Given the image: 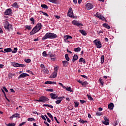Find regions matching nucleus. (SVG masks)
Segmentation results:
<instances>
[{
  "label": "nucleus",
  "mask_w": 126,
  "mask_h": 126,
  "mask_svg": "<svg viewBox=\"0 0 126 126\" xmlns=\"http://www.w3.org/2000/svg\"><path fill=\"white\" fill-rule=\"evenodd\" d=\"M58 37V35L54 33L47 32L42 37V40H47V39H56Z\"/></svg>",
  "instance_id": "1"
},
{
  "label": "nucleus",
  "mask_w": 126,
  "mask_h": 126,
  "mask_svg": "<svg viewBox=\"0 0 126 126\" xmlns=\"http://www.w3.org/2000/svg\"><path fill=\"white\" fill-rule=\"evenodd\" d=\"M41 28H42V24L41 23L37 24L36 26H35L34 28L30 32V34L34 35V34H36L37 32H38V31H40V30H41Z\"/></svg>",
  "instance_id": "2"
},
{
  "label": "nucleus",
  "mask_w": 126,
  "mask_h": 126,
  "mask_svg": "<svg viewBox=\"0 0 126 126\" xmlns=\"http://www.w3.org/2000/svg\"><path fill=\"white\" fill-rule=\"evenodd\" d=\"M4 27L5 30H8V31H10V29L12 30V25L9 24V23L7 21H4Z\"/></svg>",
  "instance_id": "3"
},
{
  "label": "nucleus",
  "mask_w": 126,
  "mask_h": 126,
  "mask_svg": "<svg viewBox=\"0 0 126 126\" xmlns=\"http://www.w3.org/2000/svg\"><path fill=\"white\" fill-rule=\"evenodd\" d=\"M94 43L96 45L97 49H100V48H102V43H101V41L97 39H95L94 41Z\"/></svg>",
  "instance_id": "4"
},
{
  "label": "nucleus",
  "mask_w": 126,
  "mask_h": 126,
  "mask_svg": "<svg viewBox=\"0 0 126 126\" xmlns=\"http://www.w3.org/2000/svg\"><path fill=\"white\" fill-rule=\"evenodd\" d=\"M95 16H96V17H97V18H99L101 20H102V21H105V22H107V20H106V19H105V17L102 16L101 14L99 13V12H97Z\"/></svg>",
  "instance_id": "5"
},
{
  "label": "nucleus",
  "mask_w": 126,
  "mask_h": 126,
  "mask_svg": "<svg viewBox=\"0 0 126 126\" xmlns=\"http://www.w3.org/2000/svg\"><path fill=\"white\" fill-rule=\"evenodd\" d=\"M58 68L57 67H56L54 68V71L53 73V74L51 75L50 77L51 78H56L57 77V76L58 75Z\"/></svg>",
  "instance_id": "6"
},
{
  "label": "nucleus",
  "mask_w": 126,
  "mask_h": 126,
  "mask_svg": "<svg viewBox=\"0 0 126 126\" xmlns=\"http://www.w3.org/2000/svg\"><path fill=\"white\" fill-rule=\"evenodd\" d=\"M12 14V10L11 8L7 9L4 12V15H11Z\"/></svg>",
  "instance_id": "7"
},
{
  "label": "nucleus",
  "mask_w": 126,
  "mask_h": 126,
  "mask_svg": "<svg viewBox=\"0 0 126 126\" xmlns=\"http://www.w3.org/2000/svg\"><path fill=\"white\" fill-rule=\"evenodd\" d=\"M72 24L75 25V26H83V24H82V23H80L79 22L75 20L72 21Z\"/></svg>",
  "instance_id": "8"
},
{
  "label": "nucleus",
  "mask_w": 126,
  "mask_h": 126,
  "mask_svg": "<svg viewBox=\"0 0 126 126\" xmlns=\"http://www.w3.org/2000/svg\"><path fill=\"white\" fill-rule=\"evenodd\" d=\"M110 120L107 118V117L104 116V121H102V123L103 124V125H105V126H109L110 125Z\"/></svg>",
  "instance_id": "9"
},
{
  "label": "nucleus",
  "mask_w": 126,
  "mask_h": 126,
  "mask_svg": "<svg viewBox=\"0 0 126 126\" xmlns=\"http://www.w3.org/2000/svg\"><path fill=\"white\" fill-rule=\"evenodd\" d=\"M48 57H50V58H51V60H52L53 61H55L56 59V55L53 54V53H52L51 51L48 52Z\"/></svg>",
  "instance_id": "10"
},
{
  "label": "nucleus",
  "mask_w": 126,
  "mask_h": 126,
  "mask_svg": "<svg viewBox=\"0 0 126 126\" xmlns=\"http://www.w3.org/2000/svg\"><path fill=\"white\" fill-rule=\"evenodd\" d=\"M27 76H29V75L27 73H23L19 75L18 77V79H20V78H25V77H27Z\"/></svg>",
  "instance_id": "11"
},
{
  "label": "nucleus",
  "mask_w": 126,
  "mask_h": 126,
  "mask_svg": "<svg viewBox=\"0 0 126 126\" xmlns=\"http://www.w3.org/2000/svg\"><path fill=\"white\" fill-rule=\"evenodd\" d=\"M41 102H48L49 101V98L45 96H42L40 97Z\"/></svg>",
  "instance_id": "12"
},
{
  "label": "nucleus",
  "mask_w": 126,
  "mask_h": 126,
  "mask_svg": "<svg viewBox=\"0 0 126 126\" xmlns=\"http://www.w3.org/2000/svg\"><path fill=\"white\" fill-rule=\"evenodd\" d=\"M94 6L93 5L90 3H88L86 4V8L87 9H88V10H90V9H92V8H93Z\"/></svg>",
  "instance_id": "13"
},
{
  "label": "nucleus",
  "mask_w": 126,
  "mask_h": 126,
  "mask_svg": "<svg viewBox=\"0 0 126 126\" xmlns=\"http://www.w3.org/2000/svg\"><path fill=\"white\" fill-rule=\"evenodd\" d=\"M72 15H73V14H72V8L70 7L68 12V16L72 17Z\"/></svg>",
  "instance_id": "14"
},
{
  "label": "nucleus",
  "mask_w": 126,
  "mask_h": 126,
  "mask_svg": "<svg viewBox=\"0 0 126 126\" xmlns=\"http://www.w3.org/2000/svg\"><path fill=\"white\" fill-rule=\"evenodd\" d=\"M41 71L44 74H49V70H48V69L47 68H42Z\"/></svg>",
  "instance_id": "15"
},
{
  "label": "nucleus",
  "mask_w": 126,
  "mask_h": 126,
  "mask_svg": "<svg viewBox=\"0 0 126 126\" xmlns=\"http://www.w3.org/2000/svg\"><path fill=\"white\" fill-rule=\"evenodd\" d=\"M50 97L51 98V99H57V98H58V97H59L58 95H57L55 94L52 93L50 94Z\"/></svg>",
  "instance_id": "16"
},
{
  "label": "nucleus",
  "mask_w": 126,
  "mask_h": 126,
  "mask_svg": "<svg viewBox=\"0 0 126 126\" xmlns=\"http://www.w3.org/2000/svg\"><path fill=\"white\" fill-rule=\"evenodd\" d=\"M13 118H20L19 114L16 113L15 114H13L12 116L10 117V119H12V120Z\"/></svg>",
  "instance_id": "17"
},
{
  "label": "nucleus",
  "mask_w": 126,
  "mask_h": 126,
  "mask_svg": "<svg viewBox=\"0 0 126 126\" xmlns=\"http://www.w3.org/2000/svg\"><path fill=\"white\" fill-rule=\"evenodd\" d=\"M62 63L63 64V66L64 67H66L67 66V65H68V63H69L68 61H62Z\"/></svg>",
  "instance_id": "18"
},
{
  "label": "nucleus",
  "mask_w": 126,
  "mask_h": 126,
  "mask_svg": "<svg viewBox=\"0 0 126 126\" xmlns=\"http://www.w3.org/2000/svg\"><path fill=\"white\" fill-rule=\"evenodd\" d=\"M114 103L112 102L109 104L108 106L109 110H113L114 109Z\"/></svg>",
  "instance_id": "19"
},
{
  "label": "nucleus",
  "mask_w": 126,
  "mask_h": 126,
  "mask_svg": "<svg viewBox=\"0 0 126 126\" xmlns=\"http://www.w3.org/2000/svg\"><path fill=\"white\" fill-rule=\"evenodd\" d=\"M78 60V56L77 55H74L73 56V59H72V62L73 63H75V61H77Z\"/></svg>",
  "instance_id": "20"
},
{
  "label": "nucleus",
  "mask_w": 126,
  "mask_h": 126,
  "mask_svg": "<svg viewBox=\"0 0 126 126\" xmlns=\"http://www.w3.org/2000/svg\"><path fill=\"white\" fill-rule=\"evenodd\" d=\"M12 7H15L16 8H19V5L17 3V2H15L12 4Z\"/></svg>",
  "instance_id": "21"
},
{
  "label": "nucleus",
  "mask_w": 126,
  "mask_h": 126,
  "mask_svg": "<svg viewBox=\"0 0 126 126\" xmlns=\"http://www.w3.org/2000/svg\"><path fill=\"white\" fill-rule=\"evenodd\" d=\"M45 84H57L56 82H52L51 81H47L44 83Z\"/></svg>",
  "instance_id": "22"
},
{
  "label": "nucleus",
  "mask_w": 126,
  "mask_h": 126,
  "mask_svg": "<svg viewBox=\"0 0 126 126\" xmlns=\"http://www.w3.org/2000/svg\"><path fill=\"white\" fill-rule=\"evenodd\" d=\"M4 52L5 53H10V52H12V49L10 48H5L4 49Z\"/></svg>",
  "instance_id": "23"
},
{
  "label": "nucleus",
  "mask_w": 126,
  "mask_h": 126,
  "mask_svg": "<svg viewBox=\"0 0 126 126\" xmlns=\"http://www.w3.org/2000/svg\"><path fill=\"white\" fill-rule=\"evenodd\" d=\"M79 32H80V33H81V34L83 35V36H86V35H87V33H86V32H85V31H84V30H80Z\"/></svg>",
  "instance_id": "24"
},
{
  "label": "nucleus",
  "mask_w": 126,
  "mask_h": 126,
  "mask_svg": "<svg viewBox=\"0 0 126 126\" xmlns=\"http://www.w3.org/2000/svg\"><path fill=\"white\" fill-rule=\"evenodd\" d=\"M102 26L105 28H106V29H110V28H111V27H110V26H109L108 24L104 23L103 24Z\"/></svg>",
  "instance_id": "25"
},
{
  "label": "nucleus",
  "mask_w": 126,
  "mask_h": 126,
  "mask_svg": "<svg viewBox=\"0 0 126 126\" xmlns=\"http://www.w3.org/2000/svg\"><path fill=\"white\" fill-rule=\"evenodd\" d=\"M79 63H86V62L85 61V59H83V58H81L79 59Z\"/></svg>",
  "instance_id": "26"
},
{
  "label": "nucleus",
  "mask_w": 126,
  "mask_h": 126,
  "mask_svg": "<svg viewBox=\"0 0 126 126\" xmlns=\"http://www.w3.org/2000/svg\"><path fill=\"white\" fill-rule=\"evenodd\" d=\"M100 60H101V63H104V62L105 61V56H104V55H102L101 57Z\"/></svg>",
  "instance_id": "27"
},
{
  "label": "nucleus",
  "mask_w": 126,
  "mask_h": 126,
  "mask_svg": "<svg viewBox=\"0 0 126 126\" xmlns=\"http://www.w3.org/2000/svg\"><path fill=\"white\" fill-rule=\"evenodd\" d=\"M12 65H13V66H14L15 67H19V63H13Z\"/></svg>",
  "instance_id": "28"
},
{
  "label": "nucleus",
  "mask_w": 126,
  "mask_h": 126,
  "mask_svg": "<svg viewBox=\"0 0 126 126\" xmlns=\"http://www.w3.org/2000/svg\"><path fill=\"white\" fill-rule=\"evenodd\" d=\"M64 89H66V91H69V92H73V91H72V90L71 89V87H69L68 88H64Z\"/></svg>",
  "instance_id": "29"
},
{
  "label": "nucleus",
  "mask_w": 126,
  "mask_h": 126,
  "mask_svg": "<svg viewBox=\"0 0 126 126\" xmlns=\"http://www.w3.org/2000/svg\"><path fill=\"white\" fill-rule=\"evenodd\" d=\"M74 52H80L81 51V48L80 47H78V48H75L74 49Z\"/></svg>",
  "instance_id": "30"
},
{
  "label": "nucleus",
  "mask_w": 126,
  "mask_h": 126,
  "mask_svg": "<svg viewBox=\"0 0 126 126\" xmlns=\"http://www.w3.org/2000/svg\"><path fill=\"white\" fill-rule=\"evenodd\" d=\"M30 21H32L31 24H35V20L34 19V18L32 17L30 19Z\"/></svg>",
  "instance_id": "31"
},
{
  "label": "nucleus",
  "mask_w": 126,
  "mask_h": 126,
  "mask_svg": "<svg viewBox=\"0 0 126 126\" xmlns=\"http://www.w3.org/2000/svg\"><path fill=\"white\" fill-rule=\"evenodd\" d=\"M43 106L44 107H49V108H51V109H53V108H54L53 105L50 104H43Z\"/></svg>",
  "instance_id": "32"
},
{
  "label": "nucleus",
  "mask_w": 126,
  "mask_h": 126,
  "mask_svg": "<svg viewBox=\"0 0 126 126\" xmlns=\"http://www.w3.org/2000/svg\"><path fill=\"white\" fill-rule=\"evenodd\" d=\"M65 59L67 61V62H69V57H68V54L65 55Z\"/></svg>",
  "instance_id": "33"
},
{
  "label": "nucleus",
  "mask_w": 126,
  "mask_h": 126,
  "mask_svg": "<svg viewBox=\"0 0 126 126\" xmlns=\"http://www.w3.org/2000/svg\"><path fill=\"white\" fill-rule=\"evenodd\" d=\"M41 6L42 7V8H45L46 9H48V6L46 4H41Z\"/></svg>",
  "instance_id": "34"
},
{
  "label": "nucleus",
  "mask_w": 126,
  "mask_h": 126,
  "mask_svg": "<svg viewBox=\"0 0 126 126\" xmlns=\"http://www.w3.org/2000/svg\"><path fill=\"white\" fill-rule=\"evenodd\" d=\"M62 101H63V99H59L58 100H56L55 101L56 104H61Z\"/></svg>",
  "instance_id": "35"
},
{
  "label": "nucleus",
  "mask_w": 126,
  "mask_h": 126,
  "mask_svg": "<svg viewBox=\"0 0 126 126\" xmlns=\"http://www.w3.org/2000/svg\"><path fill=\"white\" fill-rule=\"evenodd\" d=\"M87 84H88V82H87V81H85V82H83L82 83V86H86V85H87Z\"/></svg>",
  "instance_id": "36"
},
{
  "label": "nucleus",
  "mask_w": 126,
  "mask_h": 126,
  "mask_svg": "<svg viewBox=\"0 0 126 126\" xmlns=\"http://www.w3.org/2000/svg\"><path fill=\"white\" fill-rule=\"evenodd\" d=\"M99 81L100 83L101 84L102 86H103V85H104V82H103V79L100 78L99 79Z\"/></svg>",
  "instance_id": "37"
},
{
  "label": "nucleus",
  "mask_w": 126,
  "mask_h": 126,
  "mask_svg": "<svg viewBox=\"0 0 126 126\" xmlns=\"http://www.w3.org/2000/svg\"><path fill=\"white\" fill-rule=\"evenodd\" d=\"M43 57H48V54H47V52L44 51L42 53Z\"/></svg>",
  "instance_id": "38"
},
{
  "label": "nucleus",
  "mask_w": 126,
  "mask_h": 126,
  "mask_svg": "<svg viewBox=\"0 0 126 126\" xmlns=\"http://www.w3.org/2000/svg\"><path fill=\"white\" fill-rule=\"evenodd\" d=\"M28 121L29 122H33V121H35V119L33 118H30L28 119Z\"/></svg>",
  "instance_id": "39"
},
{
  "label": "nucleus",
  "mask_w": 126,
  "mask_h": 126,
  "mask_svg": "<svg viewBox=\"0 0 126 126\" xmlns=\"http://www.w3.org/2000/svg\"><path fill=\"white\" fill-rule=\"evenodd\" d=\"M96 116H103V113L102 112H97L96 113Z\"/></svg>",
  "instance_id": "40"
},
{
  "label": "nucleus",
  "mask_w": 126,
  "mask_h": 126,
  "mask_svg": "<svg viewBox=\"0 0 126 126\" xmlns=\"http://www.w3.org/2000/svg\"><path fill=\"white\" fill-rule=\"evenodd\" d=\"M87 96H88L89 100H90L91 101H92L93 100V98L92 97H91V95L87 94Z\"/></svg>",
  "instance_id": "41"
},
{
  "label": "nucleus",
  "mask_w": 126,
  "mask_h": 126,
  "mask_svg": "<svg viewBox=\"0 0 126 126\" xmlns=\"http://www.w3.org/2000/svg\"><path fill=\"white\" fill-rule=\"evenodd\" d=\"M17 50H18L17 48H14V50L12 51V54H15V53L17 52Z\"/></svg>",
  "instance_id": "42"
},
{
  "label": "nucleus",
  "mask_w": 126,
  "mask_h": 126,
  "mask_svg": "<svg viewBox=\"0 0 126 126\" xmlns=\"http://www.w3.org/2000/svg\"><path fill=\"white\" fill-rule=\"evenodd\" d=\"M25 66H26L25 64L19 63V67H25Z\"/></svg>",
  "instance_id": "43"
},
{
  "label": "nucleus",
  "mask_w": 126,
  "mask_h": 126,
  "mask_svg": "<svg viewBox=\"0 0 126 126\" xmlns=\"http://www.w3.org/2000/svg\"><path fill=\"white\" fill-rule=\"evenodd\" d=\"M7 126H15V123H9L8 124L6 125Z\"/></svg>",
  "instance_id": "44"
},
{
  "label": "nucleus",
  "mask_w": 126,
  "mask_h": 126,
  "mask_svg": "<svg viewBox=\"0 0 126 126\" xmlns=\"http://www.w3.org/2000/svg\"><path fill=\"white\" fill-rule=\"evenodd\" d=\"M74 104H75V108H77V107H78V105H79V102H74Z\"/></svg>",
  "instance_id": "45"
},
{
  "label": "nucleus",
  "mask_w": 126,
  "mask_h": 126,
  "mask_svg": "<svg viewBox=\"0 0 126 126\" xmlns=\"http://www.w3.org/2000/svg\"><path fill=\"white\" fill-rule=\"evenodd\" d=\"M25 63H29L31 62V60L30 59H26V60H25Z\"/></svg>",
  "instance_id": "46"
},
{
  "label": "nucleus",
  "mask_w": 126,
  "mask_h": 126,
  "mask_svg": "<svg viewBox=\"0 0 126 126\" xmlns=\"http://www.w3.org/2000/svg\"><path fill=\"white\" fill-rule=\"evenodd\" d=\"M50 2H52L53 3H56L57 2V0H48Z\"/></svg>",
  "instance_id": "47"
},
{
  "label": "nucleus",
  "mask_w": 126,
  "mask_h": 126,
  "mask_svg": "<svg viewBox=\"0 0 126 126\" xmlns=\"http://www.w3.org/2000/svg\"><path fill=\"white\" fill-rule=\"evenodd\" d=\"M46 91H49L50 92H54V89H48L47 90H46Z\"/></svg>",
  "instance_id": "48"
},
{
  "label": "nucleus",
  "mask_w": 126,
  "mask_h": 126,
  "mask_svg": "<svg viewBox=\"0 0 126 126\" xmlns=\"http://www.w3.org/2000/svg\"><path fill=\"white\" fill-rule=\"evenodd\" d=\"M67 40H68V37L67 35H64V41H66Z\"/></svg>",
  "instance_id": "49"
},
{
  "label": "nucleus",
  "mask_w": 126,
  "mask_h": 126,
  "mask_svg": "<svg viewBox=\"0 0 126 126\" xmlns=\"http://www.w3.org/2000/svg\"><path fill=\"white\" fill-rule=\"evenodd\" d=\"M47 115L48 116L49 118H50V119H51L53 117V115H52V114H51V113H47Z\"/></svg>",
  "instance_id": "50"
},
{
  "label": "nucleus",
  "mask_w": 126,
  "mask_h": 126,
  "mask_svg": "<svg viewBox=\"0 0 126 126\" xmlns=\"http://www.w3.org/2000/svg\"><path fill=\"white\" fill-rule=\"evenodd\" d=\"M42 13L43 14V15H45V16H47V17H49V15H48L47 13L42 11Z\"/></svg>",
  "instance_id": "51"
},
{
  "label": "nucleus",
  "mask_w": 126,
  "mask_h": 126,
  "mask_svg": "<svg viewBox=\"0 0 126 126\" xmlns=\"http://www.w3.org/2000/svg\"><path fill=\"white\" fill-rule=\"evenodd\" d=\"M81 76L82 77H83L84 78H85L86 79H87L88 78V77H87L86 75H81Z\"/></svg>",
  "instance_id": "52"
},
{
  "label": "nucleus",
  "mask_w": 126,
  "mask_h": 126,
  "mask_svg": "<svg viewBox=\"0 0 126 126\" xmlns=\"http://www.w3.org/2000/svg\"><path fill=\"white\" fill-rule=\"evenodd\" d=\"M59 85H60L61 86H62L63 87V88H66V87H65V86H63V84H62V83H59Z\"/></svg>",
  "instance_id": "53"
},
{
  "label": "nucleus",
  "mask_w": 126,
  "mask_h": 126,
  "mask_svg": "<svg viewBox=\"0 0 126 126\" xmlns=\"http://www.w3.org/2000/svg\"><path fill=\"white\" fill-rule=\"evenodd\" d=\"M79 122L81 124H84V121L81 119H80V120H79Z\"/></svg>",
  "instance_id": "54"
},
{
  "label": "nucleus",
  "mask_w": 126,
  "mask_h": 126,
  "mask_svg": "<svg viewBox=\"0 0 126 126\" xmlns=\"http://www.w3.org/2000/svg\"><path fill=\"white\" fill-rule=\"evenodd\" d=\"M80 102L81 103V104H84V103H86V101L84 100H80Z\"/></svg>",
  "instance_id": "55"
},
{
  "label": "nucleus",
  "mask_w": 126,
  "mask_h": 126,
  "mask_svg": "<svg viewBox=\"0 0 126 126\" xmlns=\"http://www.w3.org/2000/svg\"><path fill=\"white\" fill-rule=\"evenodd\" d=\"M26 29H28L29 30H31V29H32V27L30 26H28L26 27Z\"/></svg>",
  "instance_id": "56"
},
{
  "label": "nucleus",
  "mask_w": 126,
  "mask_h": 126,
  "mask_svg": "<svg viewBox=\"0 0 126 126\" xmlns=\"http://www.w3.org/2000/svg\"><path fill=\"white\" fill-rule=\"evenodd\" d=\"M3 89L5 92H8V90H7V89L5 87H3Z\"/></svg>",
  "instance_id": "57"
},
{
  "label": "nucleus",
  "mask_w": 126,
  "mask_h": 126,
  "mask_svg": "<svg viewBox=\"0 0 126 126\" xmlns=\"http://www.w3.org/2000/svg\"><path fill=\"white\" fill-rule=\"evenodd\" d=\"M54 119L56 122V123H57V124H60V122H59V121H58V119H57V117H54Z\"/></svg>",
  "instance_id": "58"
},
{
  "label": "nucleus",
  "mask_w": 126,
  "mask_h": 126,
  "mask_svg": "<svg viewBox=\"0 0 126 126\" xmlns=\"http://www.w3.org/2000/svg\"><path fill=\"white\" fill-rule=\"evenodd\" d=\"M25 124H26V122H22V123L20 124H19V126H23Z\"/></svg>",
  "instance_id": "59"
},
{
  "label": "nucleus",
  "mask_w": 126,
  "mask_h": 126,
  "mask_svg": "<svg viewBox=\"0 0 126 126\" xmlns=\"http://www.w3.org/2000/svg\"><path fill=\"white\" fill-rule=\"evenodd\" d=\"M55 18H57V19H60L61 18V17L60 16L55 15Z\"/></svg>",
  "instance_id": "60"
},
{
  "label": "nucleus",
  "mask_w": 126,
  "mask_h": 126,
  "mask_svg": "<svg viewBox=\"0 0 126 126\" xmlns=\"http://www.w3.org/2000/svg\"><path fill=\"white\" fill-rule=\"evenodd\" d=\"M40 67H41V68H46L45 67V65H44V64H41L40 65Z\"/></svg>",
  "instance_id": "61"
},
{
  "label": "nucleus",
  "mask_w": 126,
  "mask_h": 126,
  "mask_svg": "<svg viewBox=\"0 0 126 126\" xmlns=\"http://www.w3.org/2000/svg\"><path fill=\"white\" fill-rule=\"evenodd\" d=\"M45 125H46V126H50V125L48 124V122H47L46 121H44V122Z\"/></svg>",
  "instance_id": "62"
},
{
  "label": "nucleus",
  "mask_w": 126,
  "mask_h": 126,
  "mask_svg": "<svg viewBox=\"0 0 126 126\" xmlns=\"http://www.w3.org/2000/svg\"><path fill=\"white\" fill-rule=\"evenodd\" d=\"M41 118L42 119V120L46 121V118H45V116L44 115L41 116Z\"/></svg>",
  "instance_id": "63"
},
{
  "label": "nucleus",
  "mask_w": 126,
  "mask_h": 126,
  "mask_svg": "<svg viewBox=\"0 0 126 126\" xmlns=\"http://www.w3.org/2000/svg\"><path fill=\"white\" fill-rule=\"evenodd\" d=\"M66 50H67V53H68L69 54H72V52L71 51H69V50H68V49L67 48Z\"/></svg>",
  "instance_id": "64"
}]
</instances>
